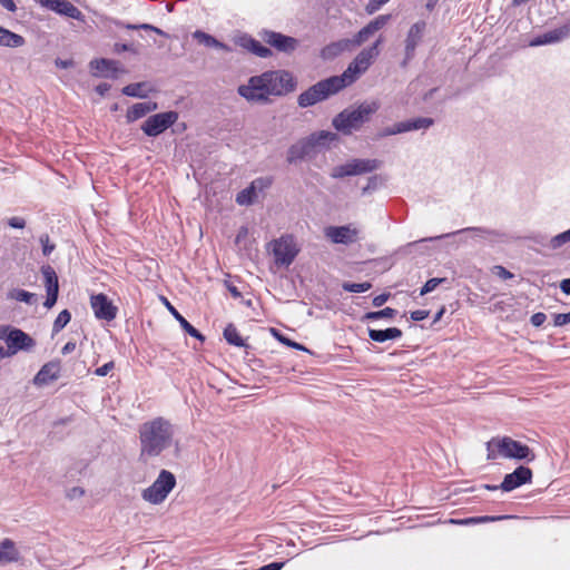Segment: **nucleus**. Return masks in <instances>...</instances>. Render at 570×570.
I'll list each match as a JSON object with an SVG mask.
<instances>
[{"label":"nucleus","instance_id":"obj_1","mask_svg":"<svg viewBox=\"0 0 570 570\" xmlns=\"http://www.w3.org/2000/svg\"><path fill=\"white\" fill-rule=\"evenodd\" d=\"M296 85L289 71L279 69L250 77L246 85L238 87L237 91L249 102L267 104L271 102V96H286L295 90Z\"/></svg>","mask_w":570,"mask_h":570},{"label":"nucleus","instance_id":"obj_2","mask_svg":"<svg viewBox=\"0 0 570 570\" xmlns=\"http://www.w3.org/2000/svg\"><path fill=\"white\" fill-rule=\"evenodd\" d=\"M140 459L147 461L158 456L166 449L170 448L174 438L173 424L161 417H155L139 426Z\"/></svg>","mask_w":570,"mask_h":570},{"label":"nucleus","instance_id":"obj_3","mask_svg":"<svg viewBox=\"0 0 570 570\" xmlns=\"http://www.w3.org/2000/svg\"><path fill=\"white\" fill-rule=\"evenodd\" d=\"M377 109L376 102H364L355 109L346 108L333 118L332 125L343 135H351L354 130L361 129Z\"/></svg>","mask_w":570,"mask_h":570},{"label":"nucleus","instance_id":"obj_4","mask_svg":"<svg viewBox=\"0 0 570 570\" xmlns=\"http://www.w3.org/2000/svg\"><path fill=\"white\" fill-rule=\"evenodd\" d=\"M344 88V79L333 76L316 82L307 90L303 91L297 98V104L301 108H307L327 99Z\"/></svg>","mask_w":570,"mask_h":570},{"label":"nucleus","instance_id":"obj_5","mask_svg":"<svg viewBox=\"0 0 570 570\" xmlns=\"http://www.w3.org/2000/svg\"><path fill=\"white\" fill-rule=\"evenodd\" d=\"M383 43V37L380 36L376 41L364 48L357 53L346 70L340 76L344 79L345 87L353 83L361 73L365 72L373 61L380 55V46Z\"/></svg>","mask_w":570,"mask_h":570},{"label":"nucleus","instance_id":"obj_6","mask_svg":"<svg viewBox=\"0 0 570 570\" xmlns=\"http://www.w3.org/2000/svg\"><path fill=\"white\" fill-rule=\"evenodd\" d=\"M175 485V475L167 470H161L154 483L142 491L141 497L147 502L159 504L165 501Z\"/></svg>","mask_w":570,"mask_h":570},{"label":"nucleus","instance_id":"obj_7","mask_svg":"<svg viewBox=\"0 0 570 570\" xmlns=\"http://www.w3.org/2000/svg\"><path fill=\"white\" fill-rule=\"evenodd\" d=\"M382 161L379 159H360L354 158L351 161L333 168L331 173L332 178H344L347 176H356L366 173H372L379 169Z\"/></svg>","mask_w":570,"mask_h":570},{"label":"nucleus","instance_id":"obj_8","mask_svg":"<svg viewBox=\"0 0 570 570\" xmlns=\"http://www.w3.org/2000/svg\"><path fill=\"white\" fill-rule=\"evenodd\" d=\"M495 443L498 453L503 458L527 460L528 462L533 461L535 458L533 451L528 445L509 436L500 438V442Z\"/></svg>","mask_w":570,"mask_h":570},{"label":"nucleus","instance_id":"obj_9","mask_svg":"<svg viewBox=\"0 0 570 570\" xmlns=\"http://www.w3.org/2000/svg\"><path fill=\"white\" fill-rule=\"evenodd\" d=\"M178 120V112L170 110L148 117L141 125V130L149 137H156L171 127Z\"/></svg>","mask_w":570,"mask_h":570},{"label":"nucleus","instance_id":"obj_10","mask_svg":"<svg viewBox=\"0 0 570 570\" xmlns=\"http://www.w3.org/2000/svg\"><path fill=\"white\" fill-rule=\"evenodd\" d=\"M272 247L275 263L277 265H291L298 253L294 239L289 235L282 236L281 238L274 240L272 243Z\"/></svg>","mask_w":570,"mask_h":570},{"label":"nucleus","instance_id":"obj_11","mask_svg":"<svg viewBox=\"0 0 570 570\" xmlns=\"http://www.w3.org/2000/svg\"><path fill=\"white\" fill-rule=\"evenodd\" d=\"M272 183V178L269 177L256 178L248 187L237 194L236 203L240 206H249L254 204L258 198V194L269 188Z\"/></svg>","mask_w":570,"mask_h":570},{"label":"nucleus","instance_id":"obj_12","mask_svg":"<svg viewBox=\"0 0 570 570\" xmlns=\"http://www.w3.org/2000/svg\"><path fill=\"white\" fill-rule=\"evenodd\" d=\"M324 234L334 244L351 245L360 238V230L351 225L328 226Z\"/></svg>","mask_w":570,"mask_h":570},{"label":"nucleus","instance_id":"obj_13","mask_svg":"<svg viewBox=\"0 0 570 570\" xmlns=\"http://www.w3.org/2000/svg\"><path fill=\"white\" fill-rule=\"evenodd\" d=\"M90 305L98 320L110 322L116 318L118 308L102 293L92 295Z\"/></svg>","mask_w":570,"mask_h":570},{"label":"nucleus","instance_id":"obj_14","mask_svg":"<svg viewBox=\"0 0 570 570\" xmlns=\"http://www.w3.org/2000/svg\"><path fill=\"white\" fill-rule=\"evenodd\" d=\"M532 471L530 468L520 465L512 473L505 474L500 489L505 492H510L523 484L531 482Z\"/></svg>","mask_w":570,"mask_h":570},{"label":"nucleus","instance_id":"obj_15","mask_svg":"<svg viewBox=\"0 0 570 570\" xmlns=\"http://www.w3.org/2000/svg\"><path fill=\"white\" fill-rule=\"evenodd\" d=\"M391 19L390 14H381L363 27L352 39L355 49L365 43L371 37L380 31Z\"/></svg>","mask_w":570,"mask_h":570},{"label":"nucleus","instance_id":"obj_16","mask_svg":"<svg viewBox=\"0 0 570 570\" xmlns=\"http://www.w3.org/2000/svg\"><path fill=\"white\" fill-rule=\"evenodd\" d=\"M263 40L278 51L286 53L293 52L298 45V41L293 37L268 30L264 31Z\"/></svg>","mask_w":570,"mask_h":570},{"label":"nucleus","instance_id":"obj_17","mask_svg":"<svg viewBox=\"0 0 570 570\" xmlns=\"http://www.w3.org/2000/svg\"><path fill=\"white\" fill-rule=\"evenodd\" d=\"M41 273L45 278V286L47 289V298L43 303V305L47 308H51L58 298L59 293V283H58V276L56 274V271L50 266L46 265L41 267Z\"/></svg>","mask_w":570,"mask_h":570},{"label":"nucleus","instance_id":"obj_18","mask_svg":"<svg viewBox=\"0 0 570 570\" xmlns=\"http://www.w3.org/2000/svg\"><path fill=\"white\" fill-rule=\"evenodd\" d=\"M8 348L11 350V354L17 353L19 350H30L35 346V340L27 333L19 328H12L7 335ZM10 355V353H8Z\"/></svg>","mask_w":570,"mask_h":570},{"label":"nucleus","instance_id":"obj_19","mask_svg":"<svg viewBox=\"0 0 570 570\" xmlns=\"http://www.w3.org/2000/svg\"><path fill=\"white\" fill-rule=\"evenodd\" d=\"M569 37H570V21L559 28L547 31L546 33L533 38L530 41V46L538 47V46L548 45V43H556V42L562 41Z\"/></svg>","mask_w":570,"mask_h":570},{"label":"nucleus","instance_id":"obj_20","mask_svg":"<svg viewBox=\"0 0 570 570\" xmlns=\"http://www.w3.org/2000/svg\"><path fill=\"white\" fill-rule=\"evenodd\" d=\"M316 150L317 149L314 147L313 142H311V140L306 137L288 148L287 161L293 164L306 157H312Z\"/></svg>","mask_w":570,"mask_h":570},{"label":"nucleus","instance_id":"obj_21","mask_svg":"<svg viewBox=\"0 0 570 570\" xmlns=\"http://www.w3.org/2000/svg\"><path fill=\"white\" fill-rule=\"evenodd\" d=\"M425 22L419 21L415 22L409 30L406 39H405V58L412 59L415 52V48L422 39Z\"/></svg>","mask_w":570,"mask_h":570},{"label":"nucleus","instance_id":"obj_22","mask_svg":"<svg viewBox=\"0 0 570 570\" xmlns=\"http://www.w3.org/2000/svg\"><path fill=\"white\" fill-rule=\"evenodd\" d=\"M41 3L66 17L76 20H80L82 18L81 11L67 0H42Z\"/></svg>","mask_w":570,"mask_h":570},{"label":"nucleus","instance_id":"obj_23","mask_svg":"<svg viewBox=\"0 0 570 570\" xmlns=\"http://www.w3.org/2000/svg\"><path fill=\"white\" fill-rule=\"evenodd\" d=\"M355 46L351 38L341 39L325 46L321 51V57L325 60H332L345 51H353Z\"/></svg>","mask_w":570,"mask_h":570},{"label":"nucleus","instance_id":"obj_24","mask_svg":"<svg viewBox=\"0 0 570 570\" xmlns=\"http://www.w3.org/2000/svg\"><path fill=\"white\" fill-rule=\"evenodd\" d=\"M60 374V362L52 361L46 363L35 376V384L43 385L59 377Z\"/></svg>","mask_w":570,"mask_h":570},{"label":"nucleus","instance_id":"obj_25","mask_svg":"<svg viewBox=\"0 0 570 570\" xmlns=\"http://www.w3.org/2000/svg\"><path fill=\"white\" fill-rule=\"evenodd\" d=\"M158 108L156 102L147 101V102H137L131 106L126 114V118L128 122H134L139 118H142L148 112H151Z\"/></svg>","mask_w":570,"mask_h":570},{"label":"nucleus","instance_id":"obj_26","mask_svg":"<svg viewBox=\"0 0 570 570\" xmlns=\"http://www.w3.org/2000/svg\"><path fill=\"white\" fill-rule=\"evenodd\" d=\"M90 67L97 71V73H95L96 76L116 77V72L118 71L117 62L105 58L90 61Z\"/></svg>","mask_w":570,"mask_h":570},{"label":"nucleus","instance_id":"obj_27","mask_svg":"<svg viewBox=\"0 0 570 570\" xmlns=\"http://www.w3.org/2000/svg\"><path fill=\"white\" fill-rule=\"evenodd\" d=\"M402 336V331L397 327H389L385 330L368 328V337L377 343H383L387 340H396Z\"/></svg>","mask_w":570,"mask_h":570},{"label":"nucleus","instance_id":"obj_28","mask_svg":"<svg viewBox=\"0 0 570 570\" xmlns=\"http://www.w3.org/2000/svg\"><path fill=\"white\" fill-rule=\"evenodd\" d=\"M19 558V552L16 549V544L10 539H4L0 542V563H9L12 561H17Z\"/></svg>","mask_w":570,"mask_h":570},{"label":"nucleus","instance_id":"obj_29","mask_svg":"<svg viewBox=\"0 0 570 570\" xmlns=\"http://www.w3.org/2000/svg\"><path fill=\"white\" fill-rule=\"evenodd\" d=\"M166 305L169 309V312L173 314V316L179 322L180 326L193 337L204 341L205 337L200 334L198 330H196L179 312L170 305V303L165 299Z\"/></svg>","mask_w":570,"mask_h":570},{"label":"nucleus","instance_id":"obj_30","mask_svg":"<svg viewBox=\"0 0 570 570\" xmlns=\"http://www.w3.org/2000/svg\"><path fill=\"white\" fill-rule=\"evenodd\" d=\"M24 45V38L0 26V46L17 48Z\"/></svg>","mask_w":570,"mask_h":570},{"label":"nucleus","instance_id":"obj_31","mask_svg":"<svg viewBox=\"0 0 570 570\" xmlns=\"http://www.w3.org/2000/svg\"><path fill=\"white\" fill-rule=\"evenodd\" d=\"M307 138L311 140V142H313L314 147L317 149L320 147H325L330 142L336 140L337 135L332 131L321 130V131L311 134Z\"/></svg>","mask_w":570,"mask_h":570},{"label":"nucleus","instance_id":"obj_32","mask_svg":"<svg viewBox=\"0 0 570 570\" xmlns=\"http://www.w3.org/2000/svg\"><path fill=\"white\" fill-rule=\"evenodd\" d=\"M433 124L434 120L432 118L420 117L402 121V130L407 132L412 130L426 129L430 128Z\"/></svg>","mask_w":570,"mask_h":570},{"label":"nucleus","instance_id":"obj_33","mask_svg":"<svg viewBox=\"0 0 570 570\" xmlns=\"http://www.w3.org/2000/svg\"><path fill=\"white\" fill-rule=\"evenodd\" d=\"M243 46L257 57L267 58L272 56V50L269 48L263 46L259 41L253 38L244 39Z\"/></svg>","mask_w":570,"mask_h":570},{"label":"nucleus","instance_id":"obj_34","mask_svg":"<svg viewBox=\"0 0 570 570\" xmlns=\"http://www.w3.org/2000/svg\"><path fill=\"white\" fill-rule=\"evenodd\" d=\"M194 38L198 40L199 43L206 46V47H215V48H219V49H227V47L218 41L217 39H215L213 36L204 32V31H195L194 32Z\"/></svg>","mask_w":570,"mask_h":570},{"label":"nucleus","instance_id":"obj_35","mask_svg":"<svg viewBox=\"0 0 570 570\" xmlns=\"http://www.w3.org/2000/svg\"><path fill=\"white\" fill-rule=\"evenodd\" d=\"M224 337L230 344L235 346H245L244 340L237 332V328L233 324H228L224 330Z\"/></svg>","mask_w":570,"mask_h":570},{"label":"nucleus","instance_id":"obj_36","mask_svg":"<svg viewBox=\"0 0 570 570\" xmlns=\"http://www.w3.org/2000/svg\"><path fill=\"white\" fill-rule=\"evenodd\" d=\"M146 86L145 82L129 83L122 88V94L129 97L144 98L147 96L141 89Z\"/></svg>","mask_w":570,"mask_h":570},{"label":"nucleus","instance_id":"obj_37","mask_svg":"<svg viewBox=\"0 0 570 570\" xmlns=\"http://www.w3.org/2000/svg\"><path fill=\"white\" fill-rule=\"evenodd\" d=\"M71 320V314L68 309L61 311L53 322L52 333H59Z\"/></svg>","mask_w":570,"mask_h":570},{"label":"nucleus","instance_id":"obj_38","mask_svg":"<svg viewBox=\"0 0 570 570\" xmlns=\"http://www.w3.org/2000/svg\"><path fill=\"white\" fill-rule=\"evenodd\" d=\"M371 287H372V284L368 283V282H364V283H348V282H345L342 285V288L345 292H350V293H363V292L368 291Z\"/></svg>","mask_w":570,"mask_h":570},{"label":"nucleus","instance_id":"obj_39","mask_svg":"<svg viewBox=\"0 0 570 570\" xmlns=\"http://www.w3.org/2000/svg\"><path fill=\"white\" fill-rule=\"evenodd\" d=\"M9 297L18 302L31 304L33 302L35 294L24 289H13L9 293Z\"/></svg>","mask_w":570,"mask_h":570},{"label":"nucleus","instance_id":"obj_40","mask_svg":"<svg viewBox=\"0 0 570 570\" xmlns=\"http://www.w3.org/2000/svg\"><path fill=\"white\" fill-rule=\"evenodd\" d=\"M504 518L505 517H474V518H468V519H462V520L451 519L450 522L456 523V524H475V523H480V522L494 521V520H500V519H504Z\"/></svg>","mask_w":570,"mask_h":570},{"label":"nucleus","instance_id":"obj_41","mask_svg":"<svg viewBox=\"0 0 570 570\" xmlns=\"http://www.w3.org/2000/svg\"><path fill=\"white\" fill-rule=\"evenodd\" d=\"M568 242H570V228L552 237L550 240V247L557 249Z\"/></svg>","mask_w":570,"mask_h":570},{"label":"nucleus","instance_id":"obj_42","mask_svg":"<svg viewBox=\"0 0 570 570\" xmlns=\"http://www.w3.org/2000/svg\"><path fill=\"white\" fill-rule=\"evenodd\" d=\"M443 282H445V278H430L421 288L420 295L423 296L428 293L433 292Z\"/></svg>","mask_w":570,"mask_h":570},{"label":"nucleus","instance_id":"obj_43","mask_svg":"<svg viewBox=\"0 0 570 570\" xmlns=\"http://www.w3.org/2000/svg\"><path fill=\"white\" fill-rule=\"evenodd\" d=\"M456 233H473L478 237H485V236L495 235V233L493 230H490V229H487V228H482V227L463 228L461 230H458Z\"/></svg>","mask_w":570,"mask_h":570},{"label":"nucleus","instance_id":"obj_44","mask_svg":"<svg viewBox=\"0 0 570 570\" xmlns=\"http://www.w3.org/2000/svg\"><path fill=\"white\" fill-rule=\"evenodd\" d=\"M403 132L404 131L402 130V121H400V122L394 124L392 127L384 128L379 134V136L380 137H386V136H392V135H397V134H403Z\"/></svg>","mask_w":570,"mask_h":570},{"label":"nucleus","instance_id":"obj_45","mask_svg":"<svg viewBox=\"0 0 570 570\" xmlns=\"http://www.w3.org/2000/svg\"><path fill=\"white\" fill-rule=\"evenodd\" d=\"M495 442H500V438H493L492 440H490L488 443H487V450H488V459L489 460H495L498 455H500L498 453V450H497V443Z\"/></svg>","mask_w":570,"mask_h":570},{"label":"nucleus","instance_id":"obj_46","mask_svg":"<svg viewBox=\"0 0 570 570\" xmlns=\"http://www.w3.org/2000/svg\"><path fill=\"white\" fill-rule=\"evenodd\" d=\"M272 332L275 335V337H277V340L281 341L282 343H284L288 346H292L296 350H305V347L303 345L295 343V342L291 341L289 338L284 337L276 330L273 328Z\"/></svg>","mask_w":570,"mask_h":570},{"label":"nucleus","instance_id":"obj_47","mask_svg":"<svg viewBox=\"0 0 570 570\" xmlns=\"http://www.w3.org/2000/svg\"><path fill=\"white\" fill-rule=\"evenodd\" d=\"M40 243L42 244V253L45 256H48L53 252L55 245L49 243L48 235H42L40 237Z\"/></svg>","mask_w":570,"mask_h":570},{"label":"nucleus","instance_id":"obj_48","mask_svg":"<svg viewBox=\"0 0 570 570\" xmlns=\"http://www.w3.org/2000/svg\"><path fill=\"white\" fill-rule=\"evenodd\" d=\"M569 323H570V312L569 313L554 314V317H553L554 326H563V325L569 324Z\"/></svg>","mask_w":570,"mask_h":570},{"label":"nucleus","instance_id":"obj_49","mask_svg":"<svg viewBox=\"0 0 570 570\" xmlns=\"http://www.w3.org/2000/svg\"><path fill=\"white\" fill-rule=\"evenodd\" d=\"M493 273L502 279H509L513 277V274L503 266L497 265L493 267Z\"/></svg>","mask_w":570,"mask_h":570},{"label":"nucleus","instance_id":"obj_50","mask_svg":"<svg viewBox=\"0 0 570 570\" xmlns=\"http://www.w3.org/2000/svg\"><path fill=\"white\" fill-rule=\"evenodd\" d=\"M547 320V316L544 313L542 312H538V313H534L532 316H531V324L534 326V327H539L541 326Z\"/></svg>","mask_w":570,"mask_h":570},{"label":"nucleus","instance_id":"obj_51","mask_svg":"<svg viewBox=\"0 0 570 570\" xmlns=\"http://www.w3.org/2000/svg\"><path fill=\"white\" fill-rule=\"evenodd\" d=\"M115 367V363L112 361L104 364L102 366L96 368L95 374L97 376H105L107 375L112 368Z\"/></svg>","mask_w":570,"mask_h":570},{"label":"nucleus","instance_id":"obj_52","mask_svg":"<svg viewBox=\"0 0 570 570\" xmlns=\"http://www.w3.org/2000/svg\"><path fill=\"white\" fill-rule=\"evenodd\" d=\"M396 315V309L391 307H385L381 311L376 312L377 318H392Z\"/></svg>","mask_w":570,"mask_h":570},{"label":"nucleus","instance_id":"obj_53","mask_svg":"<svg viewBox=\"0 0 570 570\" xmlns=\"http://www.w3.org/2000/svg\"><path fill=\"white\" fill-rule=\"evenodd\" d=\"M85 494V490L80 487H73L68 490L67 498L70 500L81 498Z\"/></svg>","mask_w":570,"mask_h":570},{"label":"nucleus","instance_id":"obj_54","mask_svg":"<svg viewBox=\"0 0 570 570\" xmlns=\"http://www.w3.org/2000/svg\"><path fill=\"white\" fill-rule=\"evenodd\" d=\"M430 312L425 309H416L411 313V318L415 322L423 321L429 316Z\"/></svg>","mask_w":570,"mask_h":570},{"label":"nucleus","instance_id":"obj_55","mask_svg":"<svg viewBox=\"0 0 570 570\" xmlns=\"http://www.w3.org/2000/svg\"><path fill=\"white\" fill-rule=\"evenodd\" d=\"M8 224L12 228H23L26 226L24 219L20 217H11L8 220Z\"/></svg>","mask_w":570,"mask_h":570},{"label":"nucleus","instance_id":"obj_56","mask_svg":"<svg viewBox=\"0 0 570 570\" xmlns=\"http://www.w3.org/2000/svg\"><path fill=\"white\" fill-rule=\"evenodd\" d=\"M384 3H381V0H370V2L366 6L367 13H374L377 11Z\"/></svg>","mask_w":570,"mask_h":570},{"label":"nucleus","instance_id":"obj_57","mask_svg":"<svg viewBox=\"0 0 570 570\" xmlns=\"http://www.w3.org/2000/svg\"><path fill=\"white\" fill-rule=\"evenodd\" d=\"M389 297H390V294H389V293H383V294H380V295L375 296V297L373 298V302H372V303H373V305H374L375 307H380V306H382L383 304H385V302L389 299Z\"/></svg>","mask_w":570,"mask_h":570},{"label":"nucleus","instance_id":"obj_58","mask_svg":"<svg viewBox=\"0 0 570 570\" xmlns=\"http://www.w3.org/2000/svg\"><path fill=\"white\" fill-rule=\"evenodd\" d=\"M0 4L10 12H14L17 10V6L13 0H0Z\"/></svg>","mask_w":570,"mask_h":570},{"label":"nucleus","instance_id":"obj_59","mask_svg":"<svg viewBox=\"0 0 570 570\" xmlns=\"http://www.w3.org/2000/svg\"><path fill=\"white\" fill-rule=\"evenodd\" d=\"M139 28L144 29V30H150V31H154L160 36H167L163 30H160L159 28L157 27H154L151 24H148V23H141L139 24Z\"/></svg>","mask_w":570,"mask_h":570},{"label":"nucleus","instance_id":"obj_60","mask_svg":"<svg viewBox=\"0 0 570 570\" xmlns=\"http://www.w3.org/2000/svg\"><path fill=\"white\" fill-rule=\"evenodd\" d=\"M111 86L107 82H102V83H99L97 87H96V91L100 95V96H105L109 90H110Z\"/></svg>","mask_w":570,"mask_h":570},{"label":"nucleus","instance_id":"obj_61","mask_svg":"<svg viewBox=\"0 0 570 570\" xmlns=\"http://www.w3.org/2000/svg\"><path fill=\"white\" fill-rule=\"evenodd\" d=\"M283 562H272L264 567H262L259 570H281L283 568Z\"/></svg>","mask_w":570,"mask_h":570},{"label":"nucleus","instance_id":"obj_62","mask_svg":"<svg viewBox=\"0 0 570 570\" xmlns=\"http://www.w3.org/2000/svg\"><path fill=\"white\" fill-rule=\"evenodd\" d=\"M75 348H76V343H75V342H67V343L65 344V346L62 347L61 353H62L63 355H67V354H69V353H71V352H73V351H75Z\"/></svg>","mask_w":570,"mask_h":570},{"label":"nucleus","instance_id":"obj_63","mask_svg":"<svg viewBox=\"0 0 570 570\" xmlns=\"http://www.w3.org/2000/svg\"><path fill=\"white\" fill-rule=\"evenodd\" d=\"M56 66L58 68H61V69H67L69 67H71L73 65V61L72 60H61V59H57L56 60Z\"/></svg>","mask_w":570,"mask_h":570},{"label":"nucleus","instance_id":"obj_64","mask_svg":"<svg viewBox=\"0 0 570 570\" xmlns=\"http://www.w3.org/2000/svg\"><path fill=\"white\" fill-rule=\"evenodd\" d=\"M560 288L566 295H570V278H566L560 283Z\"/></svg>","mask_w":570,"mask_h":570}]
</instances>
